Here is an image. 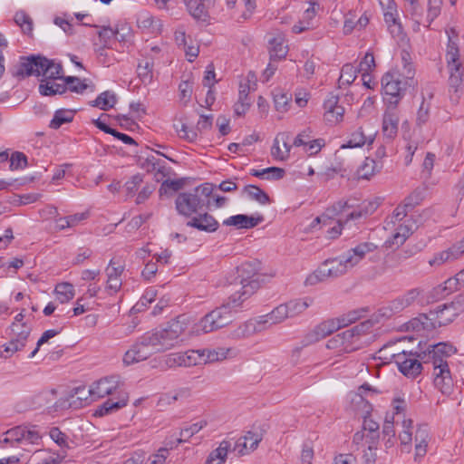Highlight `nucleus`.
Wrapping results in <instances>:
<instances>
[{
  "label": "nucleus",
  "instance_id": "f257e3e1",
  "mask_svg": "<svg viewBox=\"0 0 464 464\" xmlns=\"http://www.w3.org/2000/svg\"><path fill=\"white\" fill-rule=\"evenodd\" d=\"M456 348L447 343L431 345L426 352L417 356L411 352L402 351L392 354L400 372L410 378L417 377L422 370L419 357L426 365H431L434 385L444 394H450L453 388V380L447 362V358L456 353Z\"/></svg>",
  "mask_w": 464,
  "mask_h": 464
},
{
  "label": "nucleus",
  "instance_id": "f03ea898",
  "mask_svg": "<svg viewBox=\"0 0 464 464\" xmlns=\"http://www.w3.org/2000/svg\"><path fill=\"white\" fill-rule=\"evenodd\" d=\"M187 329L185 315L168 323L165 328L147 332L124 353L123 363L127 366L145 361L150 355L165 352L179 343L180 335Z\"/></svg>",
  "mask_w": 464,
  "mask_h": 464
},
{
  "label": "nucleus",
  "instance_id": "7ed1b4c3",
  "mask_svg": "<svg viewBox=\"0 0 464 464\" xmlns=\"http://www.w3.org/2000/svg\"><path fill=\"white\" fill-rule=\"evenodd\" d=\"M377 246L371 242H363L349 249L345 254L326 259L316 270L307 276L304 285H315L328 279L345 275L349 270L358 265L367 253L373 252Z\"/></svg>",
  "mask_w": 464,
  "mask_h": 464
},
{
  "label": "nucleus",
  "instance_id": "20e7f679",
  "mask_svg": "<svg viewBox=\"0 0 464 464\" xmlns=\"http://www.w3.org/2000/svg\"><path fill=\"white\" fill-rule=\"evenodd\" d=\"M121 386L118 377L111 376L99 380L89 388L91 401L114 393L118 394L117 400L110 398L105 401L96 411V414L99 416L110 414L127 405L129 397L127 392L122 390Z\"/></svg>",
  "mask_w": 464,
  "mask_h": 464
},
{
  "label": "nucleus",
  "instance_id": "39448f33",
  "mask_svg": "<svg viewBox=\"0 0 464 464\" xmlns=\"http://www.w3.org/2000/svg\"><path fill=\"white\" fill-rule=\"evenodd\" d=\"M406 62L405 57L402 58ZM414 69L412 64L405 63L402 74L388 72L382 78L384 102L387 106H398L408 86L414 84Z\"/></svg>",
  "mask_w": 464,
  "mask_h": 464
},
{
  "label": "nucleus",
  "instance_id": "423d86ee",
  "mask_svg": "<svg viewBox=\"0 0 464 464\" xmlns=\"http://www.w3.org/2000/svg\"><path fill=\"white\" fill-rule=\"evenodd\" d=\"M464 313V290L450 303L439 304L416 319L423 329L430 330L452 323Z\"/></svg>",
  "mask_w": 464,
  "mask_h": 464
},
{
  "label": "nucleus",
  "instance_id": "0eeeda50",
  "mask_svg": "<svg viewBox=\"0 0 464 464\" xmlns=\"http://www.w3.org/2000/svg\"><path fill=\"white\" fill-rule=\"evenodd\" d=\"M243 304L244 303L241 300H238L236 304L232 303L231 295L227 303L215 308L196 323L192 327V333L200 335L227 326L233 320V310L237 311Z\"/></svg>",
  "mask_w": 464,
  "mask_h": 464
},
{
  "label": "nucleus",
  "instance_id": "6e6552de",
  "mask_svg": "<svg viewBox=\"0 0 464 464\" xmlns=\"http://www.w3.org/2000/svg\"><path fill=\"white\" fill-rule=\"evenodd\" d=\"M261 263L257 260L247 261L237 267V277L240 288L232 294V303L238 300L245 303L260 287L259 271Z\"/></svg>",
  "mask_w": 464,
  "mask_h": 464
},
{
  "label": "nucleus",
  "instance_id": "1a4fd4ad",
  "mask_svg": "<svg viewBox=\"0 0 464 464\" xmlns=\"http://www.w3.org/2000/svg\"><path fill=\"white\" fill-rule=\"evenodd\" d=\"M63 72V67L60 63H55L53 61L49 60L41 55H32L29 57H23L19 68L15 72L16 76H44L49 80L61 78L60 74Z\"/></svg>",
  "mask_w": 464,
  "mask_h": 464
},
{
  "label": "nucleus",
  "instance_id": "9d476101",
  "mask_svg": "<svg viewBox=\"0 0 464 464\" xmlns=\"http://www.w3.org/2000/svg\"><path fill=\"white\" fill-rule=\"evenodd\" d=\"M212 192V185L206 183L197 187L192 192L180 193L176 198V208L179 214L189 217L209 205Z\"/></svg>",
  "mask_w": 464,
  "mask_h": 464
},
{
  "label": "nucleus",
  "instance_id": "9b49d317",
  "mask_svg": "<svg viewBox=\"0 0 464 464\" xmlns=\"http://www.w3.org/2000/svg\"><path fill=\"white\" fill-rule=\"evenodd\" d=\"M422 294L423 290L419 287L406 291L388 303L387 306L383 308V314L392 316L403 312L407 308L413 306L415 304L421 303Z\"/></svg>",
  "mask_w": 464,
  "mask_h": 464
},
{
  "label": "nucleus",
  "instance_id": "f8f14e48",
  "mask_svg": "<svg viewBox=\"0 0 464 464\" xmlns=\"http://www.w3.org/2000/svg\"><path fill=\"white\" fill-rule=\"evenodd\" d=\"M40 439L41 435L34 429H28L25 426H16L8 430L4 434V438L0 440V443L2 447H5L7 444L13 446L14 443L36 444Z\"/></svg>",
  "mask_w": 464,
  "mask_h": 464
},
{
  "label": "nucleus",
  "instance_id": "ddd939ff",
  "mask_svg": "<svg viewBox=\"0 0 464 464\" xmlns=\"http://www.w3.org/2000/svg\"><path fill=\"white\" fill-rule=\"evenodd\" d=\"M376 208L377 205L374 202H368L367 204L362 203L356 209H353L352 212L348 213L344 220H334L333 223H334V225L327 230L328 237L330 238H336L339 235H341L343 228L345 225L348 224L349 221L357 220L362 217H366L372 214L376 209Z\"/></svg>",
  "mask_w": 464,
  "mask_h": 464
},
{
  "label": "nucleus",
  "instance_id": "4468645a",
  "mask_svg": "<svg viewBox=\"0 0 464 464\" xmlns=\"http://www.w3.org/2000/svg\"><path fill=\"white\" fill-rule=\"evenodd\" d=\"M342 327L339 319H331L324 321L316 325L313 330L308 332L303 338L302 343L304 346L313 344L326 336L332 334Z\"/></svg>",
  "mask_w": 464,
  "mask_h": 464
},
{
  "label": "nucleus",
  "instance_id": "2eb2a0df",
  "mask_svg": "<svg viewBox=\"0 0 464 464\" xmlns=\"http://www.w3.org/2000/svg\"><path fill=\"white\" fill-rule=\"evenodd\" d=\"M199 351L189 350L185 353H173L167 355L165 363L169 368L189 367L199 362Z\"/></svg>",
  "mask_w": 464,
  "mask_h": 464
},
{
  "label": "nucleus",
  "instance_id": "dca6fc26",
  "mask_svg": "<svg viewBox=\"0 0 464 464\" xmlns=\"http://www.w3.org/2000/svg\"><path fill=\"white\" fill-rule=\"evenodd\" d=\"M263 440V433L260 430H248L240 437L235 444L234 450H237L240 456L249 454L256 450L260 441Z\"/></svg>",
  "mask_w": 464,
  "mask_h": 464
},
{
  "label": "nucleus",
  "instance_id": "f3484780",
  "mask_svg": "<svg viewBox=\"0 0 464 464\" xmlns=\"http://www.w3.org/2000/svg\"><path fill=\"white\" fill-rule=\"evenodd\" d=\"M400 121L398 106H387L382 117V130L385 137L393 139L398 132Z\"/></svg>",
  "mask_w": 464,
  "mask_h": 464
},
{
  "label": "nucleus",
  "instance_id": "a211bd4d",
  "mask_svg": "<svg viewBox=\"0 0 464 464\" xmlns=\"http://www.w3.org/2000/svg\"><path fill=\"white\" fill-rule=\"evenodd\" d=\"M149 173H153L157 181H160L164 178L170 175L171 168L167 165V162L153 155L148 157L141 164Z\"/></svg>",
  "mask_w": 464,
  "mask_h": 464
},
{
  "label": "nucleus",
  "instance_id": "6ab92c4d",
  "mask_svg": "<svg viewBox=\"0 0 464 464\" xmlns=\"http://www.w3.org/2000/svg\"><path fill=\"white\" fill-rule=\"evenodd\" d=\"M291 135L289 132L278 133L271 149V155L275 160H286L290 156L292 146L289 144Z\"/></svg>",
  "mask_w": 464,
  "mask_h": 464
},
{
  "label": "nucleus",
  "instance_id": "aec40b11",
  "mask_svg": "<svg viewBox=\"0 0 464 464\" xmlns=\"http://www.w3.org/2000/svg\"><path fill=\"white\" fill-rule=\"evenodd\" d=\"M287 318H289L287 314V307L285 304H281L275 307L269 314L259 316L256 321L258 330L261 331L266 327H262V325H276L283 323Z\"/></svg>",
  "mask_w": 464,
  "mask_h": 464
},
{
  "label": "nucleus",
  "instance_id": "412c9836",
  "mask_svg": "<svg viewBox=\"0 0 464 464\" xmlns=\"http://www.w3.org/2000/svg\"><path fill=\"white\" fill-rule=\"evenodd\" d=\"M405 17L414 23V30L419 31L423 23L424 9L420 0H401Z\"/></svg>",
  "mask_w": 464,
  "mask_h": 464
},
{
  "label": "nucleus",
  "instance_id": "4be33fe9",
  "mask_svg": "<svg viewBox=\"0 0 464 464\" xmlns=\"http://www.w3.org/2000/svg\"><path fill=\"white\" fill-rule=\"evenodd\" d=\"M124 271L123 266H115V262L111 259L105 269L107 275L106 288L111 294L117 293L122 285L121 275Z\"/></svg>",
  "mask_w": 464,
  "mask_h": 464
},
{
  "label": "nucleus",
  "instance_id": "5701e85b",
  "mask_svg": "<svg viewBox=\"0 0 464 464\" xmlns=\"http://www.w3.org/2000/svg\"><path fill=\"white\" fill-rule=\"evenodd\" d=\"M353 401L355 403L363 404L364 411L367 415L364 416L362 428L363 430H368L371 433L370 441L375 440L378 441L379 439V423L375 420H372L368 415L372 410V406L364 401L362 394H355Z\"/></svg>",
  "mask_w": 464,
  "mask_h": 464
},
{
  "label": "nucleus",
  "instance_id": "b1692460",
  "mask_svg": "<svg viewBox=\"0 0 464 464\" xmlns=\"http://www.w3.org/2000/svg\"><path fill=\"white\" fill-rule=\"evenodd\" d=\"M429 430L426 425H419L415 430V453L414 461L420 463L427 453L429 442Z\"/></svg>",
  "mask_w": 464,
  "mask_h": 464
},
{
  "label": "nucleus",
  "instance_id": "393cba45",
  "mask_svg": "<svg viewBox=\"0 0 464 464\" xmlns=\"http://www.w3.org/2000/svg\"><path fill=\"white\" fill-rule=\"evenodd\" d=\"M263 220V216L248 217L246 215L238 214L225 219L223 221V225L227 227H236L237 228L248 229L256 227Z\"/></svg>",
  "mask_w": 464,
  "mask_h": 464
},
{
  "label": "nucleus",
  "instance_id": "a878e982",
  "mask_svg": "<svg viewBox=\"0 0 464 464\" xmlns=\"http://www.w3.org/2000/svg\"><path fill=\"white\" fill-rule=\"evenodd\" d=\"M187 226L195 227L205 232H215L218 228V222L211 215L205 213L198 217H194L188 221Z\"/></svg>",
  "mask_w": 464,
  "mask_h": 464
},
{
  "label": "nucleus",
  "instance_id": "bb28decb",
  "mask_svg": "<svg viewBox=\"0 0 464 464\" xmlns=\"http://www.w3.org/2000/svg\"><path fill=\"white\" fill-rule=\"evenodd\" d=\"M269 54L270 58L281 60L287 54L288 48L285 44V37L282 34H276L274 37L269 39Z\"/></svg>",
  "mask_w": 464,
  "mask_h": 464
},
{
  "label": "nucleus",
  "instance_id": "cd10ccee",
  "mask_svg": "<svg viewBox=\"0 0 464 464\" xmlns=\"http://www.w3.org/2000/svg\"><path fill=\"white\" fill-rule=\"evenodd\" d=\"M461 282L464 283V271L457 274L454 277L447 279L443 284L434 288V291L441 295H448L459 290L461 286Z\"/></svg>",
  "mask_w": 464,
  "mask_h": 464
},
{
  "label": "nucleus",
  "instance_id": "c85d7f7f",
  "mask_svg": "<svg viewBox=\"0 0 464 464\" xmlns=\"http://www.w3.org/2000/svg\"><path fill=\"white\" fill-rule=\"evenodd\" d=\"M285 304L287 307V314L289 318H293L301 314L309 306H311L314 304V298L306 296L304 298L291 300Z\"/></svg>",
  "mask_w": 464,
  "mask_h": 464
},
{
  "label": "nucleus",
  "instance_id": "c756f323",
  "mask_svg": "<svg viewBox=\"0 0 464 464\" xmlns=\"http://www.w3.org/2000/svg\"><path fill=\"white\" fill-rule=\"evenodd\" d=\"M374 137L375 134H370L367 136L362 128H358L351 134L350 140L346 144H343L342 148H358L363 146L364 144L371 145L374 140Z\"/></svg>",
  "mask_w": 464,
  "mask_h": 464
},
{
  "label": "nucleus",
  "instance_id": "7c9ffc66",
  "mask_svg": "<svg viewBox=\"0 0 464 464\" xmlns=\"http://www.w3.org/2000/svg\"><path fill=\"white\" fill-rule=\"evenodd\" d=\"M343 341L344 353H352L367 344L366 340H359L349 329L338 334Z\"/></svg>",
  "mask_w": 464,
  "mask_h": 464
},
{
  "label": "nucleus",
  "instance_id": "2f4dec72",
  "mask_svg": "<svg viewBox=\"0 0 464 464\" xmlns=\"http://www.w3.org/2000/svg\"><path fill=\"white\" fill-rule=\"evenodd\" d=\"M443 0H427L426 16L423 15L422 25L429 28L441 13Z\"/></svg>",
  "mask_w": 464,
  "mask_h": 464
},
{
  "label": "nucleus",
  "instance_id": "473e14b6",
  "mask_svg": "<svg viewBox=\"0 0 464 464\" xmlns=\"http://www.w3.org/2000/svg\"><path fill=\"white\" fill-rule=\"evenodd\" d=\"M116 102V94L113 92L105 91L99 94L94 101H92L90 104L92 107H97L102 111H108L113 108Z\"/></svg>",
  "mask_w": 464,
  "mask_h": 464
},
{
  "label": "nucleus",
  "instance_id": "72a5a7b5",
  "mask_svg": "<svg viewBox=\"0 0 464 464\" xmlns=\"http://www.w3.org/2000/svg\"><path fill=\"white\" fill-rule=\"evenodd\" d=\"M230 446L229 441H221L219 446L209 454L206 460V464H224Z\"/></svg>",
  "mask_w": 464,
  "mask_h": 464
},
{
  "label": "nucleus",
  "instance_id": "f704fd0d",
  "mask_svg": "<svg viewBox=\"0 0 464 464\" xmlns=\"http://www.w3.org/2000/svg\"><path fill=\"white\" fill-rule=\"evenodd\" d=\"M449 71V85L454 89L455 92L461 85L463 82L464 67L463 63H454V65L447 64Z\"/></svg>",
  "mask_w": 464,
  "mask_h": 464
},
{
  "label": "nucleus",
  "instance_id": "c9c22d12",
  "mask_svg": "<svg viewBox=\"0 0 464 464\" xmlns=\"http://www.w3.org/2000/svg\"><path fill=\"white\" fill-rule=\"evenodd\" d=\"M8 335L10 341L8 343L4 344L3 347L5 353L11 354L23 350L25 347L27 340L30 336L27 334L22 336L20 334H12L11 332L8 333Z\"/></svg>",
  "mask_w": 464,
  "mask_h": 464
},
{
  "label": "nucleus",
  "instance_id": "e433bc0d",
  "mask_svg": "<svg viewBox=\"0 0 464 464\" xmlns=\"http://www.w3.org/2000/svg\"><path fill=\"white\" fill-rule=\"evenodd\" d=\"M54 294L61 304L68 303L74 297V286L68 282L59 283L55 285Z\"/></svg>",
  "mask_w": 464,
  "mask_h": 464
},
{
  "label": "nucleus",
  "instance_id": "4c0bfd02",
  "mask_svg": "<svg viewBox=\"0 0 464 464\" xmlns=\"http://www.w3.org/2000/svg\"><path fill=\"white\" fill-rule=\"evenodd\" d=\"M380 168L381 167L374 160L366 158L357 169V178L369 179L380 170Z\"/></svg>",
  "mask_w": 464,
  "mask_h": 464
},
{
  "label": "nucleus",
  "instance_id": "58836bf2",
  "mask_svg": "<svg viewBox=\"0 0 464 464\" xmlns=\"http://www.w3.org/2000/svg\"><path fill=\"white\" fill-rule=\"evenodd\" d=\"M24 309L22 310L15 317L12 324L9 326L8 330L12 334H20V335H30L32 332V326L24 321Z\"/></svg>",
  "mask_w": 464,
  "mask_h": 464
},
{
  "label": "nucleus",
  "instance_id": "ea45409f",
  "mask_svg": "<svg viewBox=\"0 0 464 464\" xmlns=\"http://www.w3.org/2000/svg\"><path fill=\"white\" fill-rule=\"evenodd\" d=\"M250 174L263 179H281L285 176V170L277 167H270L263 169H251Z\"/></svg>",
  "mask_w": 464,
  "mask_h": 464
},
{
  "label": "nucleus",
  "instance_id": "a19ab883",
  "mask_svg": "<svg viewBox=\"0 0 464 464\" xmlns=\"http://www.w3.org/2000/svg\"><path fill=\"white\" fill-rule=\"evenodd\" d=\"M209 6L204 2L197 0L188 9L190 15L197 21L208 22L209 19L208 9Z\"/></svg>",
  "mask_w": 464,
  "mask_h": 464
},
{
  "label": "nucleus",
  "instance_id": "79ce46f5",
  "mask_svg": "<svg viewBox=\"0 0 464 464\" xmlns=\"http://www.w3.org/2000/svg\"><path fill=\"white\" fill-rule=\"evenodd\" d=\"M67 91L64 83H56L50 81H42L39 85V92L42 95L50 96L55 94H63Z\"/></svg>",
  "mask_w": 464,
  "mask_h": 464
},
{
  "label": "nucleus",
  "instance_id": "37998d69",
  "mask_svg": "<svg viewBox=\"0 0 464 464\" xmlns=\"http://www.w3.org/2000/svg\"><path fill=\"white\" fill-rule=\"evenodd\" d=\"M243 192L246 193L251 199L258 202L261 205H266L270 202L269 196L257 186L246 185L244 187Z\"/></svg>",
  "mask_w": 464,
  "mask_h": 464
},
{
  "label": "nucleus",
  "instance_id": "c03bdc74",
  "mask_svg": "<svg viewBox=\"0 0 464 464\" xmlns=\"http://www.w3.org/2000/svg\"><path fill=\"white\" fill-rule=\"evenodd\" d=\"M89 389L85 386L76 387L72 390L67 401H70L68 407H80L83 401H87L89 397Z\"/></svg>",
  "mask_w": 464,
  "mask_h": 464
},
{
  "label": "nucleus",
  "instance_id": "a18cd8bd",
  "mask_svg": "<svg viewBox=\"0 0 464 464\" xmlns=\"http://www.w3.org/2000/svg\"><path fill=\"white\" fill-rule=\"evenodd\" d=\"M373 325L374 322L372 320H365L349 330L353 332L354 336L359 340H366L368 343L372 337H367V335L372 333Z\"/></svg>",
  "mask_w": 464,
  "mask_h": 464
},
{
  "label": "nucleus",
  "instance_id": "49530a36",
  "mask_svg": "<svg viewBox=\"0 0 464 464\" xmlns=\"http://www.w3.org/2000/svg\"><path fill=\"white\" fill-rule=\"evenodd\" d=\"M358 70L351 63H346L342 67L341 75L338 79L339 87L348 86L354 82L357 77Z\"/></svg>",
  "mask_w": 464,
  "mask_h": 464
},
{
  "label": "nucleus",
  "instance_id": "de8ad7c7",
  "mask_svg": "<svg viewBox=\"0 0 464 464\" xmlns=\"http://www.w3.org/2000/svg\"><path fill=\"white\" fill-rule=\"evenodd\" d=\"M412 430H413V421L411 419L402 420V430L399 434V439L401 446L407 449V451H410L411 445L412 441Z\"/></svg>",
  "mask_w": 464,
  "mask_h": 464
},
{
  "label": "nucleus",
  "instance_id": "09e8293b",
  "mask_svg": "<svg viewBox=\"0 0 464 464\" xmlns=\"http://www.w3.org/2000/svg\"><path fill=\"white\" fill-rule=\"evenodd\" d=\"M74 111L70 110H58L55 111L53 120L50 122V128L57 130L63 124L71 122L73 119Z\"/></svg>",
  "mask_w": 464,
  "mask_h": 464
},
{
  "label": "nucleus",
  "instance_id": "8fccbe9b",
  "mask_svg": "<svg viewBox=\"0 0 464 464\" xmlns=\"http://www.w3.org/2000/svg\"><path fill=\"white\" fill-rule=\"evenodd\" d=\"M456 256L452 252L451 248H448L446 250L440 251L433 256L432 258L429 260V265L432 267H440L446 263L452 262L456 260Z\"/></svg>",
  "mask_w": 464,
  "mask_h": 464
},
{
  "label": "nucleus",
  "instance_id": "3c124183",
  "mask_svg": "<svg viewBox=\"0 0 464 464\" xmlns=\"http://www.w3.org/2000/svg\"><path fill=\"white\" fill-rule=\"evenodd\" d=\"M14 20L15 24L21 27L25 34H32L33 32V19L24 11H18L15 13Z\"/></svg>",
  "mask_w": 464,
  "mask_h": 464
},
{
  "label": "nucleus",
  "instance_id": "603ef678",
  "mask_svg": "<svg viewBox=\"0 0 464 464\" xmlns=\"http://www.w3.org/2000/svg\"><path fill=\"white\" fill-rule=\"evenodd\" d=\"M229 352L230 349L220 347L213 350H203L201 353L199 352V354L200 359L206 355L205 362H214L226 359Z\"/></svg>",
  "mask_w": 464,
  "mask_h": 464
},
{
  "label": "nucleus",
  "instance_id": "864d4df0",
  "mask_svg": "<svg viewBox=\"0 0 464 464\" xmlns=\"http://www.w3.org/2000/svg\"><path fill=\"white\" fill-rule=\"evenodd\" d=\"M207 426L206 420H201L191 424L188 427L181 429L180 437L177 439V443H182L188 441L193 435L197 434L204 427Z\"/></svg>",
  "mask_w": 464,
  "mask_h": 464
},
{
  "label": "nucleus",
  "instance_id": "5fc2aeb1",
  "mask_svg": "<svg viewBox=\"0 0 464 464\" xmlns=\"http://www.w3.org/2000/svg\"><path fill=\"white\" fill-rule=\"evenodd\" d=\"M410 210V206H406L405 202H403L402 205H399L394 209L393 214L390 217L389 220H387V227H390V225L396 226L397 221L401 222L405 219H408L409 218L407 215Z\"/></svg>",
  "mask_w": 464,
  "mask_h": 464
},
{
  "label": "nucleus",
  "instance_id": "6e6d98bb",
  "mask_svg": "<svg viewBox=\"0 0 464 464\" xmlns=\"http://www.w3.org/2000/svg\"><path fill=\"white\" fill-rule=\"evenodd\" d=\"M445 59L447 64L454 65V63H462L460 59L459 47L456 44V43L452 42L451 40L449 41V44L447 45Z\"/></svg>",
  "mask_w": 464,
  "mask_h": 464
},
{
  "label": "nucleus",
  "instance_id": "4d7b16f0",
  "mask_svg": "<svg viewBox=\"0 0 464 464\" xmlns=\"http://www.w3.org/2000/svg\"><path fill=\"white\" fill-rule=\"evenodd\" d=\"M430 102L426 101L424 98L418 109L416 116V124L419 127L426 124L430 119Z\"/></svg>",
  "mask_w": 464,
  "mask_h": 464
},
{
  "label": "nucleus",
  "instance_id": "13d9d810",
  "mask_svg": "<svg viewBox=\"0 0 464 464\" xmlns=\"http://www.w3.org/2000/svg\"><path fill=\"white\" fill-rule=\"evenodd\" d=\"M385 228L393 229L395 232H400V234H403L405 237L409 238L413 232V220L412 218H408L401 222L397 221L396 226L390 225V227L386 226Z\"/></svg>",
  "mask_w": 464,
  "mask_h": 464
},
{
  "label": "nucleus",
  "instance_id": "bf43d9fd",
  "mask_svg": "<svg viewBox=\"0 0 464 464\" xmlns=\"http://www.w3.org/2000/svg\"><path fill=\"white\" fill-rule=\"evenodd\" d=\"M367 312H368V310L366 308H359V309L349 311L347 314L342 315L338 319L343 327V326H346L350 324L354 323L356 320L364 316V314Z\"/></svg>",
  "mask_w": 464,
  "mask_h": 464
},
{
  "label": "nucleus",
  "instance_id": "052dcab7",
  "mask_svg": "<svg viewBox=\"0 0 464 464\" xmlns=\"http://www.w3.org/2000/svg\"><path fill=\"white\" fill-rule=\"evenodd\" d=\"M67 90L76 93H82L88 87L81 79L75 76H67L63 78Z\"/></svg>",
  "mask_w": 464,
  "mask_h": 464
},
{
  "label": "nucleus",
  "instance_id": "680f3d73",
  "mask_svg": "<svg viewBox=\"0 0 464 464\" xmlns=\"http://www.w3.org/2000/svg\"><path fill=\"white\" fill-rule=\"evenodd\" d=\"M152 63L145 61L138 65V75L143 82H150L152 80Z\"/></svg>",
  "mask_w": 464,
  "mask_h": 464
},
{
  "label": "nucleus",
  "instance_id": "e2e57ef3",
  "mask_svg": "<svg viewBox=\"0 0 464 464\" xmlns=\"http://www.w3.org/2000/svg\"><path fill=\"white\" fill-rule=\"evenodd\" d=\"M406 240L407 237H405L403 234L393 230L392 236L385 240L384 246L390 249H397L402 246Z\"/></svg>",
  "mask_w": 464,
  "mask_h": 464
},
{
  "label": "nucleus",
  "instance_id": "0e129e2a",
  "mask_svg": "<svg viewBox=\"0 0 464 464\" xmlns=\"http://www.w3.org/2000/svg\"><path fill=\"white\" fill-rule=\"evenodd\" d=\"M377 444L378 441H369L367 450L363 451L362 464H375L377 458Z\"/></svg>",
  "mask_w": 464,
  "mask_h": 464
},
{
  "label": "nucleus",
  "instance_id": "69168bd1",
  "mask_svg": "<svg viewBox=\"0 0 464 464\" xmlns=\"http://www.w3.org/2000/svg\"><path fill=\"white\" fill-rule=\"evenodd\" d=\"M182 185L181 180L166 179L160 188V195L162 197L163 195H168L169 192H176L182 188Z\"/></svg>",
  "mask_w": 464,
  "mask_h": 464
},
{
  "label": "nucleus",
  "instance_id": "338daca9",
  "mask_svg": "<svg viewBox=\"0 0 464 464\" xmlns=\"http://www.w3.org/2000/svg\"><path fill=\"white\" fill-rule=\"evenodd\" d=\"M27 165V158L23 152L15 151L10 158V169L12 170L24 169Z\"/></svg>",
  "mask_w": 464,
  "mask_h": 464
},
{
  "label": "nucleus",
  "instance_id": "774afa93",
  "mask_svg": "<svg viewBox=\"0 0 464 464\" xmlns=\"http://www.w3.org/2000/svg\"><path fill=\"white\" fill-rule=\"evenodd\" d=\"M325 146L324 139L309 140L304 147V151L310 156L316 155Z\"/></svg>",
  "mask_w": 464,
  "mask_h": 464
}]
</instances>
